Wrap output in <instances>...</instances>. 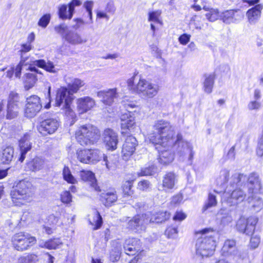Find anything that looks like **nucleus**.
Instances as JSON below:
<instances>
[{"label":"nucleus","instance_id":"nucleus-13","mask_svg":"<svg viewBox=\"0 0 263 263\" xmlns=\"http://www.w3.org/2000/svg\"><path fill=\"white\" fill-rule=\"evenodd\" d=\"M26 101L25 116L28 118H32L41 110L42 107L40 98L37 96L33 95L28 98Z\"/></svg>","mask_w":263,"mask_h":263},{"label":"nucleus","instance_id":"nucleus-40","mask_svg":"<svg viewBox=\"0 0 263 263\" xmlns=\"http://www.w3.org/2000/svg\"><path fill=\"white\" fill-rule=\"evenodd\" d=\"M205 80L203 83L204 90L208 93L212 91L213 86L214 83L215 77L214 74L205 75Z\"/></svg>","mask_w":263,"mask_h":263},{"label":"nucleus","instance_id":"nucleus-58","mask_svg":"<svg viewBox=\"0 0 263 263\" xmlns=\"http://www.w3.org/2000/svg\"><path fill=\"white\" fill-rule=\"evenodd\" d=\"M261 107L260 102L257 100L252 101L248 104V108L249 110H258Z\"/></svg>","mask_w":263,"mask_h":263},{"label":"nucleus","instance_id":"nucleus-25","mask_svg":"<svg viewBox=\"0 0 263 263\" xmlns=\"http://www.w3.org/2000/svg\"><path fill=\"white\" fill-rule=\"evenodd\" d=\"M77 108L80 114L90 110L96 104L95 100L89 97L79 98L77 101Z\"/></svg>","mask_w":263,"mask_h":263},{"label":"nucleus","instance_id":"nucleus-48","mask_svg":"<svg viewBox=\"0 0 263 263\" xmlns=\"http://www.w3.org/2000/svg\"><path fill=\"white\" fill-rule=\"evenodd\" d=\"M77 155V158L80 162L89 164V155L90 154L88 153V149L78 151Z\"/></svg>","mask_w":263,"mask_h":263},{"label":"nucleus","instance_id":"nucleus-9","mask_svg":"<svg viewBox=\"0 0 263 263\" xmlns=\"http://www.w3.org/2000/svg\"><path fill=\"white\" fill-rule=\"evenodd\" d=\"M54 31L67 42L71 45H78L84 43L86 40L76 30L70 29L65 23H61L54 27Z\"/></svg>","mask_w":263,"mask_h":263},{"label":"nucleus","instance_id":"nucleus-59","mask_svg":"<svg viewBox=\"0 0 263 263\" xmlns=\"http://www.w3.org/2000/svg\"><path fill=\"white\" fill-rule=\"evenodd\" d=\"M186 217V215L182 211H177L173 216V220L175 221H182Z\"/></svg>","mask_w":263,"mask_h":263},{"label":"nucleus","instance_id":"nucleus-27","mask_svg":"<svg viewBox=\"0 0 263 263\" xmlns=\"http://www.w3.org/2000/svg\"><path fill=\"white\" fill-rule=\"evenodd\" d=\"M19 146L21 152V156L19 158V161L23 162L26 157V154L32 147L30 137L28 134L24 135L21 139L19 141Z\"/></svg>","mask_w":263,"mask_h":263},{"label":"nucleus","instance_id":"nucleus-26","mask_svg":"<svg viewBox=\"0 0 263 263\" xmlns=\"http://www.w3.org/2000/svg\"><path fill=\"white\" fill-rule=\"evenodd\" d=\"M97 96L101 99L104 104L110 105L114 101V99L117 98V89L112 88L107 90L100 91L97 93Z\"/></svg>","mask_w":263,"mask_h":263},{"label":"nucleus","instance_id":"nucleus-30","mask_svg":"<svg viewBox=\"0 0 263 263\" xmlns=\"http://www.w3.org/2000/svg\"><path fill=\"white\" fill-rule=\"evenodd\" d=\"M222 254L224 256L238 255V252L236 247V242L233 239H228L225 241L221 249Z\"/></svg>","mask_w":263,"mask_h":263},{"label":"nucleus","instance_id":"nucleus-33","mask_svg":"<svg viewBox=\"0 0 263 263\" xmlns=\"http://www.w3.org/2000/svg\"><path fill=\"white\" fill-rule=\"evenodd\" d=\"M118 199L116 192L112 191L106 193H103L101 195V199L104 205L109 206L116 202Z\"/></svg>","mask_w":263,"mask_h":263},{"label":"nucleus","instance_id":"nucleus-53","mask_svg":"<svg viewBox=\"0 0 263 263\" xmlns=\"http://www.w3.org/2000/svg\"><path fill=\"white\" fill-rule=\"evenodd\" d=\"M220 16L219 12L217 9H211L210 11L206 14L207 19L210 22H214Z\"/></svg>","mask_w":263,"mask_h":263},{"label":"nucleus","instance_id":"nucleus-34","mask_svg":"<svg viewBox=\"0 0 263 263\" xmlns=\"http://www.w3.org/2000/svg\"><path fill=\"white\" fill-rule=\"evenodd\" d=\"M62 244L60 238H53L46 241H41L39 243V247L42 248H46L49 250L56 249Z\"/></svg>","mask_w":263,"mask_h":263},{"label":"nucleus","instance_id":"nucleus-7","mask_svg":"<svg viewBox=\"0 0 263 263\" xmlns=\"http://www.w3.org/2000/svg\"><path fill=\"white\" fill-rule=\"evenodd\" d=\"M99 137V130L91 124L82 125L76 132L77 141L83 146L93 144L98 141Z\"/></svg>","mask_w":263,"mask_h":263},{"label":"nucleus","instance_id":"nucleus-51","mask_svg":"<svg viewBox=\"0 0 263 263\" xmlns=\"http://www.w3.org/2000/svg\"><path fill=\"white\" fill-rule=\"evenodd\" d=\"M93 6V2L91 1H86L83 5V7L88 13V16L90 20V23H92V9Z\"/></svg>","mask_w":263,"mask_h":263},{"label":"nucleus","instance_id":"nucleus-29","mask_svg":"<svg viewBox=\"0 0 263 263\" xmlns=\"http://www.w3.org/2000/svg\"><path fill=\"white\" fill-rule=\"evenodd\" d=\"M263 6L261 4L255 5L247 12V16L250 24H255L260 17Z\"/></svg>","mask_w":263,"mask_h":263},{"label":"nucleus","instance_id":"nucleus-49","mask_svg":"<svg viewBox=\"0 0 263 263\" xmlns=\"http://www.w3.org/2000/svg\"><path fill=\"white\" fill-rule=\"evenodd\" d=\"M133 181L132 180L126 181L122 185L123 193L124 196H130L133 194L132 190Z\"/></svg>","mask_w":263,"mask_h":263},{"label":"nucleus","instance_id":"nucleus-19","mask_svg":"<svg viewBox=\"0 0 263 263\" xmlns=\"http://www.w3.org/2000/svg\"><path fill=\"white\" fill-rule=\"evenodd\" d=\"M104 142L108 150L114 151L117 148L118 143V136L117 134L112 129L107 128L103 134Z\"/></svg>","mask_w":263,"mask_h":263},{"label":"nucleus","instance_id":"nucleus-55","mask_svg":"<svg viewBox=\"0 0 263 263\" xmlns=\"http://www.w3.org/2000/svg\"><path fill=\"white\" fill-rule=\"evenodd\" d=\"M178 233L177 228L168 227L165 232V234L168 238H175Z\"/></svg>","mask_w":263,"mask_h":263},{"label":"nucleus","instance_id":"nucleus-11","mask_svg":"<svg viewBox=\"0 0 263 263\" xmlns=\"http://www.w3.org/2000/svg\"><path fill=\"white\" fill-rule=\"evenodd\" d=\"M36 241L35 237L25 232L16 233L12 238L13 247L17 251L21 252L28 250Z\"/></svg>","mask_w":263,"mask_h":263},{"label":"nucleus","instance_id":"nucleus-31","mask_svg":"<svg viewBox=\"0 0 263 263\" xmlns=\"http://www.w3.org/2000/svg\"><path fill=\"white\" fill-rule=\"evenodd\" d=\"M45 160L44 159L36 157L26 163V169L32 171L37 172L44 168Z\"/></svg>","mask_w":263,"mask_h":263},{"label":"nucleus","instance_id":"nucleus-6","mask_svg":"<svg viewBox=\"0 0 263 263\" xmlns=\"http://www.w3.org/2000/svg\"><path fill=\"white\" fill-rule=\"evenodd\" d=\"M247 184L249 194L253 196L254 189L259 187L260 183L258 177L255 173H251L249 177L243 174L235 173L230 178V187L233 188L235 186H241L244 188Z\"/></svg>","mask_w":263,"mask_h":263},{"label":"nucleus","instance_id":"nucleus-8","mask_svg":"<svg viewBox=\"0 0 263 263\" xmlns=\"http://www.w3.org/2000/svg\"><path fill=\"white\" fill-rule=\"evenodd\" d=\"M167 146L171 147L183 160L187 159L190 165L192 164L194 155L193 146L190 143L183 141L180 134L176 136L174 144Z\"/></svg>","mask_w":263,"mask_h":263},{"label":"nucleus","instance_id":"nucleus-18","mask_svg":"<svg viewBox=\"0 0 263 263\" xmlns=\"http://www.w3.org/2000/svg\"><path fill=\"white\" fill-rule=\"evenodd\" d=\"M121 127L122 135L127 134L135 125V119L134 113L131 111L122 114L120 117Z\"/></svg>","mask_w":263,"mask_h":263},{"label":"nucleus","instance_id":"nucleus-47","mask_svg":"<svg viewBox=\"0 0 263 263\" xmlns=\"http://www.w3.org/2000/svg\"><path fill=\"white\" fill-rule=\"evenodd\" d=\"M89 222L91 225L95 226L93 230H96L100 228L103 223V220L98 211H94V218L93 221H89Z\"/></svg>","mask_w":263,"mask_h":263},{"label":"nucleus","instance_id":"nucleus-22","mask_svg":"<svg viewBox=\"0 0 263 263\" xmlns=\"http://www.w3.org/2000/svg\"><path fill=\"white\" fill-rule=\"evenodd\" d=\"M156 148L158 149L159 153V162L163 164H167L171 163L174 158V154L168 146L165 147L158 145Z\"/></svg>","mask_w":263,"mask_h":263},{"label":"nucleus","instance_id":"nucleus-4","mask_svg":"<svg viewBox=\"0 0 263 263\" xmlns=\"http://www.w3.org/2000/svg\"><path fill=\"white\" fill-rule=\"evenodd\" d=\"M10 195L13 203L15 205L20 206L32 201L34 189L30 181L22 180L20 181L15 188L11 191Z\"/></svg>","mask_w":263,"mask_h":263},{"label":"nucleus","instance_id":"nucleus-21","mask_svg":"<svg viewBox=\"0 0 263 263\" xmlns=\"http://www.w3.org/2000/svg\"><path fill=\"white\" fill-rule=\"evenodd\" d=\"M137 145V141L134 137L127 136L122 147V154L123 159L127 160L128 157L133 154Z\"/></svg>","mask_w":263,"mask_h":263},{"label":"nucleus","instance_id":"nucleus-54","mask_svg":"<svg viewBox=\"0 0 263 263\" xmlns=\"http://www.w3.org/2000/svg\"><path fill=\"white\" fill-rule=\"evenodd\" d=\"M61 200L64 203L68 204L72 201V196L69 191H64L61 194Z\"/></svg>","mask_w":263,"mask_h":263},{"label":"nucleus","instance_id":"nucleus-52","mask_svg":"<svg viewBox=\"0 0 263 263\" xmlns=\"http://www.w3.org/2000/svg\"><path fill=\"white\" fill-rule=\"evenodd\" d=\"M51 19V15L50 14H44L39 20L38 22V25L43 28H46L49 24Z\"/></svg>","mask_w":263,"mask_h":263},{"label":"nucleus","instance_id":"nucleus-24","mask_svg":"<svg viewBox=\"0 0 263 263\" xmlns=\"http://www.w3.org/2000/svg\"><path fill=\"white\" fill-rule=\"evenodd\" d=\"M178 181L177 176L173 172H168L163 177L162 180V186L163 191L168 192L173 190Z\"/></svg>","mask_w":263,"mask_h":263},{"label":"nucleus","instance_id":"nucleus-57","mask_svg":"<svg viewBox=\"0 0 263 263\" xmlns=\"http://www.w3.org/2000/svg\"><path fill=\"white\" fill-rule=\"evenodd\" d=\"M82 3L80 0H72L68 5V7L69 8L70 14L74 12L75 7L80 6L82 5Z\"/></svg>","mask_w":263,"mask_h":263},{"label":"nucleus","instance_id":"nucleus-56","mask_svg":"<svg viewBox=\"0 0 263 263\" xmlns=\"http://www.w3.org/2000/svg\"><path fill=\"white\" fill-rule=\"evenodd\" d=\"M150 182L148 180H144L140 181L138 184L137 188L141 191H147L150 187Z\"/></svg>","mask_w":263,"mask_h":263},{"label":"nucleus","instance_id":"nucleus-3","mask_svg":"<svg viewBox=\"0 0 263 263\" xmlns=\"http://www.w3.org/2000/svg\"><path fill=\"white\" fill-rule=\"evenodd\" d=\"M215 234V231L210 228L197 232V235L201 234V236L197 238L195 245L197 255L208 257L213 255L216 247Z\"/></svg>","mask_w":263,"mask_h":263},{"label":"nucleus","instance_id":"nucleus-38","mask_svg":"<svg viewBox=\"0 0 263 263\" xmlns=\"http://www.w3.org/2000/svg\"><path fill=\"white\" fill-rule=\"evenodd\" d=\"M67 7L65 4L59 6L58 15L59 18L63 20H70L73 16V13H72L71 15L70 14L69 8L68 7V10H67Z\"/></svg>","mask_w":263,"mask_h":263},{"label":"nucleus","instance_id":"nucleus-15","mask_svg":"<svg viewBox=\"0 0 263 263\" xmlns=\"http://www.w3.org/2000/svg\"><path fill=\"white\" fill-rule=\"evenodd\" d=\"M19 97L17 93L11 92L9 95L6 117L8 119H14L17 116Z\"/></svg>","mask_w":263,"mask_h":263},{"label":"nucleus","instance_id":"nucleus-5","mask_svg":"<svg viewBox=\"0 0 263 263\" xmlns=\"http://www.w3.org/2000/svg\"><path fill=\"white\" fill-rule=\"evenodd\" d=\"M72 94L66 87H61L57 90L55 106L61 107L65 116L69 120H71L73 123L76 117L75 112L70 107V104L73 100Z\"/></svg>","mask_w":263,"mask_h":263},{"label":"nucleus","instance_id":"nucleus-28","mask_svg":"<svg viewBox=\"0 0 263 263\" xmlns=\"http://www.w3.org/2000/svg\"><path fill=\"white\" fill-rule=\"evenodd\" d=\"M80 176L82 180L89 182L91 187L96 191L100 192L101 191L100 187L97 184L95 174L92 172L83 170L80 172Z\"/></svg>","mask_w":263,"mask_h":263},{"label":"nucleus","instance_id":"nucleus-39","mask_svg":"<svg viewBox=\"0 0 263 263\" xmlns=\"http://www.w3.org/2000/svg\"><path fill=\"white\" fill-rule=\"evenodd\" d=\"M229 171L227 169L222 170L219 176L216 178V182L217 185L224 187V185L229 180Z\"/></svg>","mask_w":263,"mask_h":263},{"label":"nucleus","instance_id":"nucleus-20","mask_svg":"<svg viewBox=\"0 0 263 263\" xmlns=\"http://www.w3.org/2000/svg\"><path fill=\"white\" fill-rule=\"evenodd\" d=\"M220 17L225 24H236L242 19L243 15L239 10H229L221 13Z\"/></svg>","mask_w":263,"mask_h":263},{"label":"nucleus","instance_id":"nucleus-61","mask_svg":"<svg viewBox=\"0 0 263 263\" xmlns=\"http://www.w3.org/2000/svg\"><path fill=\"white\" fill-rule=\"evenodd\" d=\"M232 217L231 215L227 214L223 216L221 219V224L223 226L228 225L232 221Z\"/></svg>","mask_w":263,"mask_h":263},{"label":"nucleus","instance_id":"nucleus-50","mask_svg":"<svg viewBox=\"0 0 263 263\" xmlns=\"http://www.w3.org/2000/svg\"><path fill=\"white\" fill-rule=\"evenodd\" d=\"M161 14V11L160 10L149 12L148 13V21L161 24V22L159 20V17L160 16Z\"/></svg>","mask_w":263,"mask_h":263},{"label":"nucleus","instance_id":"nucleus-63","mask_svg":"<svg viewBox=\"0 0 263 263\" xmlns=\"http://www.w3.org/2000/svg\"><path fill=\"white\" fill-rule=\"evenodd\" d=\"M31 48L32 46L30 44L27 43L26 44H22L21 46V49L20 50V52L21 53V56L23 55V53L29 52L31 50Z\"/></svg>","mask_w":263,"mask_h":263},{"label":"nucleus","instance_id":"nucleus-41","mask_svg":"<svg viewBox=\"0 0 263 263\" xmlns=\"http://www.w3.org/2000/svg\"><path fill=\"white\" fill-rule=\"evenodd\" d=\"M217 193L215 190L214 191V193H209L207 201L203 206V211H205L208 209L215 206L217 205V201L215 193Z\"/></svg>","mask_w":263,"mask_h":263},{"label":"nucleus","instance_id":"nucleus-10","mask_svg":"<svg viewBox=\"0 0 263 263\" xmlns=\"http://www.w3.org/2000/svg\"><path fill=\"white\" fill-rule=\"evenodd\" d=\"M242 186H237L233 188L230 187V180L229 185L227 187V191L225 193L227 197V202L231 205H234L241 203L245 199L249 202H251L254 199V196L251 194H246Z\"/></svg>","mask_w":263,"mask_h":263},{"label":"nucleus","instance_id":"nucleus-43","mask_svg":"<svg viewBox=\"0 0 263 263\" xmlns=\"http://www.w3.org/2000/svg\"><path fill=\"white\" fill-rule=\"evenodd\" d=\"M29 57H24L21 56V60L15 69V76L17 78H20L21 71L24 66H27L28 64H31V61H28Z\"/></svg>","mask_w":263,"mask_h":263},{"label":"nucleus","instance_id":"nucleus-2","mask_svg":"<svg viewBox=\"0 0 263 263\" xmlns=\"http://www.w3.org/2000/svg\"><path fill=\"white\" fill-rule=\"evenodd\" d=\"M128 89L144 99H152L157 96L159 91L158 84L140 77L137 80L135 76L127 81Z\"/></svg>","mask_w":263,"mask_h":263},{"label":"nucleus","instance_id":"nucleus-46","mask_svg":"<svg viewBox=\"0 0 263 263\" xmlns=\"http://www.w3.org/2000/svg\"><path fill=\"white\" fill-rule=\"evenodd\" d=\"M157 172V168L154 165L142 168L140 172L138 173V176H145L154 175Z\"/></svg>","mask_w":263,"mask_h":263},{"label":"nucleus","instance_id":"nucleus-62","mask_svg":"<svg viewBox=\"0 0 263 263\" xmlns=\"http://www.w3.org/2000/svg\"><path fill=\"white\" fill-rule=\"evenodd\" d=\"M190 35L187 34H183L179 37V42L182 45H186L190 41Z\"/></svg>","mask_w":263,"mask_h":263},{"label":"nucleus","instance_id":"nucleus-32","mask_svg":"<svg viewBox=\"0 0 263 263\" xmlns=\"http://www.w3.org/2000/svg\"><path fill=\"white\" fill-rule=\"evenodd\" d=\"M66 82L67 84V88L72 95L77 93L85 84L84 81L78 78H73L69 82H68V80L66 79Z\"/></svg>","mask_w":263,"mask_h":263},{"label":"nucleus","instance_id":"nucleus-36","mask_svg":"<svg viewBox=\"0 0 263 263\" xmlns=\"http://www.w3.org/2000/svg\"><path fill=\"white\" fill-rule=\"evenodd\" d=\"M24 84L26 90L32 88L37 81L36 76L35 73H27L24 76Z\"/></svg>","mask_w":263,"mask_h":263},{"label":"nucleus","instance_id":"nucleus-14","mask_svg":"<svg viewBox=\"0 0 263 263\" xmlns=\"http://www.w3.org/2000/svg\"><path fill=\"white\" fill-rule=\"evenodd\" d=\"M59 125L60 123L57 119L48 118L40 123L37 130L43 136H47L54 133Z\"/></svg>","mask_w":263,"mask_h":263},{"label":"nucleus","instance_id":"nucleus-35","mask_svg":"<svg viewBox=\"0 0 263 263\" xmlns=\"http://www.w3.org/2000/svg\"><path fill=\"white\" fill-rule=\"evenodd\" d=\"M14 155V149L11 146H7L3 150L1 156L2 162L4 164H9L12 160Z\"/></svg>","mask_w":263,"mask_h":263},{"label":"nucleus","instance_id":"nucleus-45","mask_svg":"<svg viewBox=\"0 0 263 263\" xmlns=\"http://www.w3.org/2000/svg\"><path fill=\"white\" fill-rule=\"evenodd\" d=\"M63 176L64 179L69 183L75 184L77 182L76 179L71 174L68 167L64 166L63 170Z\"/></svg>","mask_w":263,"mask_h":263},{"label":"nucleus","instance_id":"nucleus-23","mask_svg":"<svg viewBox=\"0 0 263 263\" xmlns=\"http://www.w3.org/2000/svg\"><path fill=\"white\" fill-rule=\"evenodd\" d=\"M140 241L136 238H129L125 240L124 249L128 255H134L140 250Z\"/></svg>","mask_w":263,"mask_h":263},{"label":"nucleus","instance_id":"nucleus-37","mask_svg":"<svg viewBox=\"0 0 263 263\" xmlns=\"http://www.w3.org/2000/svg\"><path fill=\"white\" fill-rule=\"evenodd\" d=\"M170 213L166 211H161L157 213L151 219H148V222L161 223L170 218Z\"/></svg>","mask_w":263,"mask_h":263},{"label":"nucleus","instance_id":"nucleus-17","mask_svg":"<svg viewBox=\"0 0 263 263\" xmlns=\"http://www.w3.org/2000/svg\"><path fill=\"white\" fill-rule=\"evenodd\" d=\"M145 215H138L130 219L127 224V228L136 232L140 233L145 229V224L148 223V219Z\"/></svg>","mask_w":263,"mask_h":263},{"label":"nucleus","instance_id":"nucleus-42","mask_svg":"<svg viewBox=\"0 0 263 263\" xmlns=\"http://www.w3.org/2000/svg\"><path fill=\"white\" fill-rule=\"evenodd\" d=\"M89 155V163H96L99 161L102 154L100 151L98 149H88Z\"/></svg>","mask_w":263,"mask_h":263},{"label":"nucleus","instance_id":"nucleus-60","mask_svg":"<svg viewBox=\"0 0 263 263\" xmlns=\"http://www.w3.org/2000/svg\"><path fill=\"white\" fill-rule=\"evenodd\" d=\"M260 243V237L257 236L252 237L250 239V247L252 249H256Z\"/></svg>","mask_w":263,"mask_h":263},{"label":"nucleus","instance_id":"nucleus-44","mask_svg":"<svg viewBox=\"0 0 263 263\" xmlns=\"http://www.w3.org/2000/svg\"><path fill=\"white\" fill-rule=\"evenodd\" d=\"M38 257L34 254H28L18 258V263H36Z\"/></svg>","mask_w":263,"mask_h":263},{"label":"nucleus","instance_id":"nucleus-1","mask_svg":"<svg viewBox=\"0 0 263 263\" xmlns=\"http://www.w3.org/2000/svg\"><path fill=\"white\" fill-rule=\"evenodd\" d=\"M153 127L154 132L148 137L152 143L164 147L174 144L176 137L174 127L169 121L163 119L156 120Z\"/></svg>","mask_w":263,"mask_h":263},{"label":"nucleus","instance_id":"nucleus-12","mask_svg":"<svg viewBox=\"0 0 263 263\" xmlns=\"http://www.w3.org/2000/svg\"><path fill=\"white\" fill-rule=\"evenodd\" d=\"M257 222V219L254 217H250L247 219L241 217L237 221L236 227L239 232L247 235H252Z\"/></svg>","mask_w":263,"mask_h":263},{"label":"nucleus","instance_id":"nucleus-16","mask_svg":"<svg viewBox=\"0 0 263 263\" xmlns=\"http://www.w3.org/2000/svg\"><path fill=\"white\" fill-rule=\"evenodd\" d=\"M28 61H31V64L28 65L27 69L30 70L31 71L35 72L36 73L42 74V73L35 67V66L43 68L47 71L51 73H55L58 71V70L55 68L53 63L50 61L46 62L44 60L32 61L29 58Z\"/></svg>","mask_w":263,"mask_h":263},{"label":"nucleus","instance_id":"nucleus-64","mask_svg":"<svg viewBox=\"0 0 263 263\" xmlns=\"http://www.w3.org/2000/svg\"><path fill=\"white\" fill-rule=\"evenodd\" d=\"M116 8L112 3H107L106 7V11L111 14H114L116 11Z\"/></svg>","mask_w":263,"mask_h":263}]
</instances>
